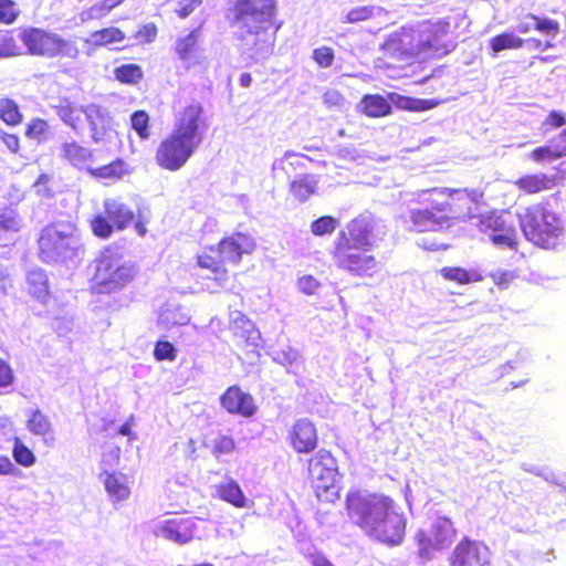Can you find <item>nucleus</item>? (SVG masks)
Listing matches in <instances>:
<instances>
[{"instance_id": "obj_1", "label": "nucleus", "mask_w": 566, "mask_h": 566, "mask_svg": "<svg viewBox=\"0 0 566 566\" xmlns=\"http://www.w3.org/2000/svg\"><path fill=\"white\" fill-rule=\"evenodd\" d=\"M390 495L350 489L345 497L346 515L367 536L397 546L406 535L407 521Z\"/></svg>"}, {"instance_id": "obj_2", "label": "nucleus", "mask_w": 566, "mask_h": 566, "mask_svg": "<svg viewBox=\"0 0 566 566\" xmlns=\"http://www.w3.org/2000/svg\"><path fill=\"white\" fill-rule=\"evenodd\" d=\"M227 19L252 56L272 53L283 24L279 20V0H233Z\"/></svg>"}, {"instance_id": "obj_3", "label": "nucleus", "mask_w": 566, "mask_h": 566, "mask_svg": "<svg viewBox=\"0 0 566 566\" xmlns=\"http://www.w3.org/2000/svg\"><path fill=\"white\" fill-rule=\"evenodd\" d=\"M205 109L199 102L184 106L177 114L172 130L155 149L156 165L170 172L184 168L202 143Z\"/></svg>"}, {"instance_id": "obj_4", "label": "nucleus", "mask_w": 566, "mask_h": 566, "mask_svg": "<svg viewBox=\"0 0 566 566\" xmlns=\"http://www.w3.org/2000/svg\"><path fill=\"white\" fill-rule=\"evenodd\" d=\"M373 224L365 218L353 219L344 230L338 232L332 258L336 266L355 276H373L379 262L368 254L371 243Z\"/></svg>"}, {"instance_id": "obj_5", "label": "nucleus", "mask_w": 566, "mask_h": 566, "mask_svg": "<svg viewBox=\"0 0 566 566\" xmlns=\"http://www.w3.org/2000/svg\"><path fill=\"white\" fill-rule=\"evenodd\" d=\"M256 248L254 239L243 232H233L218 243L208 245L196 256L197 265L212 274L218 284L229 281V269L241 264Z\"/></svg>"}, {"instance_id": "obj_6", "label": "nucleus", "mask_w": 566, "mask_h": 566, "mask_svg": "<svg viewBox=\"0 0 566 566\" xmlns=\"http://www.w3.org/2000/svg\"><path fill=\"white\" fill-rule=\"evenodd\" d=\"M135 263L123 262L113 245L105 247L94 260L91 289L98 294H109L125 289L137 276Z\"/></svg>"}, {"instance_id": "obj_7", "label": "nucleus", "mask_w": 566, "mask_h": 566, "mask_svg": "<svg viewBox=\"0 0 566 566\" xmlns=\"http://www.w3.org/2000/svg\"><path fill=\"white\" fill-rule=\"evenodd\" d=\"M520 226L525 238L542 249L555 250L563 243L562 220L543 202L528 206L520 219Z\"/></svg>"}, {"instance_id": "obj_8", "label": "nucleus", "mask_w": 566, "mask_h": 566, "mask_svg": "<svg viewBox=\"0 0 566 566\" xmlns=\"http://www.w3.org/2000/svg\"><path fill=\"white\" fill-rule=\"evenodd\" d=\"M380 52L377 63L385 71L402 70L422 60L417 30L409 27L391 32L380 45Z\"/></svg>"}, {"instance_id": "obj_9", "label": "nucleus", "mask_w": 566, "mask_h": 566, "mask_svg": "<svg viewBox=\"0 0 566 566\" xmlns=\"http://www.w3.org/2000/svg\"><path fill=\"white\" fill-rule=\"evenodd\" d=\"M74 223L52 222L42 228L38 238L40 259L48 264L62 263L77 255L78 239Z\"/></svg>"}, {"instance_id": "obj_10", "label": "nucleus", "mask_w": 566, "mask_h": 566, "mask_svg": "<svg viewBox=\"0 0 566 566\" xmlns=\"http://www.w3.org/2000/svg\"><path fill=\"white\" fill-rule=\"evenodd\" d=\"M307 480L321 502L334 503L340 489L336 483L337 460L329 450L319 449L307 459Z\"/></svg>"}, {"instance_id": "obj_11", "label": "nucleus", "mask_w": 566, "mask_h": 566, "mask_svg": "<svg viewBox=\"0 0 566 566\" xmlns=\"http://www.w3.org/2000/svg\"><path fill=\"white\" fill-rule=\"evenodd\" d=\"M20 40L27 48V52L33 56L75 60L80 54L74 42L43 28H23L20 32Z\"/></svg>"}, {"instance_id": "obj_12", "label": "nucleus", "mask_w": 566, "mask_h": 566, "mask_svg": "<svg viewBox=\"0 0 566 566\" xmlns=\"http://www.w3.org/2000/svg\"><path fill=\"white\" fill-rule=\"evenodd\" d=\"M451 223L467 222L479 218L481 209L488 205L482 188H441L437 189Z\"/></svg>"}, {"instance_id": "obj_13", "label": "nucleus", "mask_w": 566, "mask_h": 566, "mask_svg": "<svg viewBox=\"0 0 566 566\" xmlns=\"http://www.w3.org/2000/svg\"><path fill=\"white\" fill-rule=\"evenodd\" d=\"M53 109L59 118L76 133L81 132L84 127V120L82 119L84 114L85 119L90 124L91 137L95 142L102 140L109 128V116L99 105L90 104L84 107H77L65 98L57 105H54Z\"/></svg>"}, {"instance_id": "obj_14", "label": "nucleus", "mask_w": 566, "mask_h": 566, "mask_svg": "<svg viewBox=\"0 0 566 566\" xmlns=\"http://www.w3.org/2000/svg\"><path fill=\"white\" fill-rule=\"evenodd\" d=\"M104 214H95L90 220L92 233L99 239H108L114 231L126 230L135 219L133 209L120 197L103 201Z\"/></svg>"}, {"instance_id": "obj_15", "label": "nucleus", "mask_w": 566, "mask_h": 566, "mask_svg": "<svg viewBox=\"0 0 566 566\" xmlns=\"http://www.w3.org/2000/svg\"><path fill=\"white\" fill-rule=\"evenodd\" d=\"M409 219L410 230L419 233L439 231L452 224L437 189L430 192L428 206L411 210Z\"/></svg>"}, {"instance_id": "obj_16", "label": "nucleus", "mask_w": 566, "mask_h": 566, "mask_svg": "<svg viewBox=\"0 0 566 566\" xmlns=\"http://www.w3.org/2000/svg\"><path fill=\"white\" fill-rule=\"evenodd\" d=\"M478 228L489 235L494 245L514 251L518 249V235L513 222L505 220L497 211L493 210L482 214Z\"/></svg>"}, {"instance_id": "obj_17", "label": "nucleus", "mask_w": 566, "mask_h": 566, "mask_svg": "<svg viewBox=\"0 0 566 566\" xmlns=\"http://www.w3.org/2000/svg\"><path fill=\"white\" fill-rule=\"evenodd\" d=\"M457 536V528L449 517L440 516L430 526L429 532L420 530L416 533V541L422 555L449 546Z\"/></svg>"}, {"instance_id": "obj_18", "label": "nucleus", "mask_w": 566, "mask_h": 566, "mask_svg": "<svg viewBox=\"0 0 566 566\" xmlns=\"http://www.w3.org/2000/svg\"><path fill=\"white\" fill-rule=\"evenodd\" d=\"M491 552L482 541L463 536L449 556V566H489Z\"/></svg>"}, {"instance_id": "obj_19", "label": "nucleus", "mask_w": 566, "mask_h": 566, "mask_svg": "<svg viewBox=\"0 0 566 566\" xmlns=\"http://www.w3.org/2000/svg\"><path fill=\"white\" fill-rule=\"evenodd\" d=\"M450 31V21L440 19L427 21L423 29L417 30V42L420 45L422 56L429 52H448L446 38Z\"/></svg>"}, {"instance_id": "obj_20", "label": "nucleus", "mask_w": 566, "mask_h": 566, "mask_svg": "<svg viewBox=\"0 0 566 566\" xmlns=\"http://www.w3.org/2000/svg\"><path fill=\"white\" fill-rule=\"evenodd\" d=\"M287 440L296 453H311L318 446L317 428L308 419H297L289 431Z\"/></svg>"}, {"instance_id": "obj_21", "label": "nucleus", "mask_w": 566, "mask_h": 566, "mask_svg": "<svg viewBox=\"0 0 566 566\" xmlns=\"http://www.w3.org/2000/svg\"><path fill=\"white\" fill-rule=\"evenodd\" d=\"M220 403L229 413L247 418L252 417L256 411L253 397L237 385L226 389L220 397Z\"/></svg>"}, {"instance_id": "obj_22", "label": "nucleus", "mask_w": 566, "mask_h": 566, "mask_svg": "<svg viewBox=\"0 0 566 566\" xmlns=\"http://www.w3.org/2000/svg\"><path fill=\"white\" fill-rule=\"evenodd\" d=\"M527 18L534 22V30L548 38L543 41L538 38L524 39L528 48L533 51H546L555 48L553 39H555L560 32V24L558 21L541 17L534 13H528Z\"/></svg>"}, {"instance_id": "obj_23", "label": "nucleus", "mask_w": 566, "mask_h": 566, "mask_svg": "<svg viewBox=\"0 0 566 566\" xmlns=\"http://www.w3.org/2000/svg\"><path fill=\"white\" fill-rule=\"evenodd\" d=\"M515 187L525 195L549 191L557 185L556 177L544 172L525 174L514 181Z\"/></svg>"}, {"instance_id": "obj_24", "label": "nucleus", "mask_w": 566, "mask_h": 566, "mask_svg": "<svg viewBox=\"0 0 566 566\" xmlns=\"http://www.w3.org/2000/svg\"><path fill=\"white\" fill-rule=\"evenodd\" d=\"M193 530V521L190 517L184 516L167 520L161 526L164 536L179 544H184L192 539Z\"/></svg>"}, {"instance_id": "obj_25", "label": "nucleus", "mask_w": 566, "mask_h": 566, "mask_svg": "<svg viewBox=\"0 0 566 566\" xmlns=\"http://www.w3.org/2000/svg\"><path fill=\"white\" fill-rule=\"evenodd\" d=\"M61 157L77 169H90L93 151L76 140L64 142L61 145Z\"/></svg>"}, {"instance_id": "obj_26", "label": "nucleus", "mask_w": 566, "mask_h": 566, "mask_svg": "<svg viewBox=\"0 0 566 566\" xmlns=\"http://www.w3.org/2000/svg\"><path fill=\"white\" fill-rule=\"evenodd\" d=\"M360 113L370 118L388 116L391 111V104L380 94H366L360 99Z\"/></svg>"}, {"instance_id": "obj_27", "label": "nucleus", "mask_w": 566, "mask_h": 566, "mask_svg": "<svg viewBox=\"0 0 566 566\" xmlns=\"http://www.w3.org/2000/svg\"><path fill=\"white\" fill-rule=\"evenodd\" d=\"M104 486L107 494L114 502L125 501L130 495L127 476L123 473L106 472Z\"/></svg>"}, {"instance_id": "obj_28", "label": "nucleus", "mask_w": 566, "mask_h": 566, "mask_svg": "<svg viewBox=\"0 0 566 566\" xmlns=\"http://www.w3.org/2000/svg\"><path fill=\"white\" fill-rule=\"evenodd\" d=\"M29 294L39 303L48 304L51 298L49 280L44 271L35 270L28 274L27 279Z\"/></svg>"}, {"instance_id": "obj_29", "label": "nucleus", "mask_w": 566, "mask_h": 566, "mask_svg": "<svg viewBox=\"0 0 566 566\" xmlns=\"http://www.w3.org/2000/svg\"><path fill=\"white\" fill-rule=\"evenodd\" d=\"M317 179L312 174H304L292 180L289 190L298 202H305L317 191Z\"/></svg>"}, {"instance_id": "obj_30", "label": "nucleus", "mask_w": 566, "mask_h": 566, "mask_svg": "<svg viewBox=\"0 0 566 566\" xmlns=\"http://www.w3.org/2000/svg\"><path fill=\"white\" fill-rule=\"evenodd\" d=\"M92 177L98 179H119L130 172L129 165L122 158H116L107 165L88 169Z\"/></svg>"}, {"instance_id": "obj_31", "label": "nucleus", "mask_w": 566, "mask_h": 566, "mask_svg": "<svg viewBox=\"0 0 566 566\" xmlns=\"http://www.w3.org/2000/svg\"><path fill=\"white\" fill-rule=\"evenodd\" d=\"M443 279L460 285L483 281V275L475 270H467L461 266H444L440 270Z\"/></svg>"}, {"instance_id": "obj_32", "label": "nucleus", "mask_w": 566, "mask_h": 566, "mask_svg": "<svg viewBox=\"0 0 566 566\" xmlns=\"http://www.w3.org/2000/svg\"><path fill=\"white\" fill-rule=\"evenodd\" d=\"M27 427L29 431L35 436H41L45 441L53 440L52 423L46 415L41 410L35 409L30 415Z\"/></svg>"}, {"instance_id": "obj_33", "label": "nucleus", "mask_w": 566, "mask_h": 566, "mask_svg": "<svg viewBox=\"0 0 566 566\" xmlns=\"http://www.w3.org/2000/svg\"><path fill=\"white\" fill-rule=\"evenodd\" d=\"M217 493L221 500L232 504L235 507L241 509L247 505L245 495L243 494L239 484L233 480H229L219 484L217 488Z\"/></svg>"}, {"instance_id": "obj_34", "label": "nucleus", "mask_w": 566, "mask_h": 566, "mask_svg": "<svg viewBox=\"0 0 566 566\" xmlns=\"http://www.w3.org/2000/svg\"><path fill=\"white\" fill-rule=\"evenodd\" d=\"M489 45L493 53H499L504 50H518L526 45L523 38L513 32H502L490 39Z\"/></svg>"}, {"instance_id": "obj_35", "label": "nucleus", "mask_w": 566, "mask_h": 566, "mask_svg": "<svg viewBox=\"0 0 566 566\" xmlns=\"http://www.w3.org/2000/svg\"><path fill=\"white\" fill-rule=\"evenodd\" d=\"M175 51L182 61L195 59L198 51V30H192L187 35L179 38L176 41Z\"/></svg>"}, {"instance_id": "obj_36", "label": "nucleus", "mask_w": 566, "mask_h": 566, "mask_svg": "<svg viewBox=\"0 0 566 566\" xmlns=\"http://www.w3.org/2000/svg\"><path fill=\"white\" fill-rule=\"evenodd\" d=\"M0 119L8 126H18L22 123L23 115L15 101L9 97L0 98Z\"/></svg>"}, {"instance_id": "obj_37", "label": "nucleus", "mask_w": 566, "mask_h": 566, "mask_svg": "<svg viewBox=\"0 0 566 566\" xmlns=\"http://www.w3.org/2000/svg\"><path fill=\"white\" fill-rule=\"evenodd\" d=\"M91 38L97 46L122 42L125 40V33L117 27H107L92 32Z\"/></svg>"}, {"instance_id": "obj_38", "label": "nucleus", "mask_w": 566, "mask_h": 566, "mask_svg": "<svg viewBox=\"0 0 566 566\" xmlns=\"http://www.w3.org/2000/svg\"><path fill=\"white\" fill-rule=\"evenodd\" d=\"M130 125L139 139L147 140L150 138V117L146 111H135L130 115Z\"/></svg>"}, {"instance_id": "obj_39", "label": "nucleus", "mask_w": 566, "mask_h": 566, "mask_svg": "<svg viewBox=\"0 0 566 566\" xmlns=\"http://www.w3.org/2000/svg\"><path fill=\"white\" fill-rule=\"evenodd\" d=\"M12 457L14 461L25 468L32 467L36 462L33 451L19 438H13Z\"/></svg>"}, {"instance_id": "obj_40", "label": "nucleus", "mask_w": 566, "mask_h": 566, "mask_svg": "<svg viewBox=\"0 0 566 566\" xmlns=\"http://www.w3.org/2000/svg\"><path fill=\"white\" fill-rule=\"evenodd\" d=\"M143 74L142 67L134 63L123 64L114 70L115 78L124 84H137Z\"/></svg>"}, {"instance_id": "obj_41", "label": "nucleus", "mask_w": 566, "mask_h": 566, "mask_svg": "<svg viewBox=\"0 0 566 566\" xmlns=\"http://www.w3.org/2000/svg\"><path fill=\"white\" fill-rule=\"evenodd\" d=\"M21 9L15 0H0V24L12 25L21 17Z\"/></svg>"}, {"instance_id": "obj_42", "label": "nucleus", "mask_w": 566, "mask_h": 566, "mask_svg": "<svg viewBox=\"0 0 566 566\" xmlns=\"http://www.w3.org/2000/svg\"><path fill=\"white\" fill-rule=\"evenodd\" d=\"M50 133L49 123L40 117L32 118L25 126V136L39 143L46 139Z\"/></svg>"}, {"instance_id": "obj_43", "label": "nucleus", "mask_w": 566, "mask_h": 566, "mask_svg": "<svg viewBox=\"0 0 566 566\" xmlns=\"http://www.w3.org/2000/svg\"><path fill=\"white\" fill-rule=\"evenodd\" d=\"M338 227V221L332 216H322L311 223V231L316 237L332 234Z\"/></svg>"}, {"instance_id": "obj_44", "label": "nucleus", "mask_w": 566, "mask_h": 566, "mask_svg": "<svg viewBox=\"0 0 566 566\" xmlns=\"http://www.w3.org/2000/svg\"><path fill=\"white\" fill-rule=\"evenodd\" d=\"M528 157L531 158L532 161H534L536 164L551 163L553 160L562 158V156L559 155V153L554 144L539 146V147L533 149L530 153Z\"/></svg>"}, {"instance_id": "obj_45", "label": "nucleus", "mask_w": 566, "mask_h": 566, "mask_svg": "<svg viewBox=\"0 0 566 566\" xmlns=\"http://www.w3.org/2000/svg\"><path fill=\"white\" fill-rule=\"evenodd\" d=\"M235 450V441L230 436H219L213 440L211 452L212 454L220 459L221 457L229 454Z\"/></svg>"}, {"instance_id": "obj_46", "label": "nucleus", "mask_w": 566, "mask_h": 566, "mask_svg": "<svg viewBox=\"0 0 566 566\" xmlns=\"http://www.w3.org/2000/svg\"><path fill=\"white\" fill-rule=\"evenodd\" d=\"M124 1L125 0H99L90 7V17L94 19H102L106 17L114 8L120 6Z\"/></svg>"}, {"instance_id": "obj_47", "label": "nucleus", "mask_w": 566, "mask_h": 566, "mask_svg": "<svg viewBox=\"0 0 566 566\" xmlns=\"http://www.w3.org/2000/svg\"><path fill=\"white\" fill-rule=\"evenodd\" d=\"M438 103L431 99L413 98V97H400V106L405 109L412 112H423L431 109Z\"/></svg>"}, {"instance_id": "obj_48", "label": "nucleus", "mask_w": 566, "mask_h": 566, "mask_svg": "<svg viewBox=\"0 0 566 566\" xmlns=\"http://www.w3.org/2000/svg\"><path fill=\"white\" fill-rule=\"evenodd\" d=\"M154 357L158 361H172L177 357L176 348L168 340H158L154 347Z\"/></svg>"}, {"instance_id": "obj_49", "label": "nucleus", "mask_w": 566, "mask_h": 566, "mask_svg": "<svg viewBox=\"0 0 566 566\" xmlns=\"http://www.w3.org/2000/svg\"><path fill=\"white\" fill-rule=\"evenodd\" d=\"M312 57L319 67L326 69L333 64L335 53L332 48L323 45L313 50Z\"/></svg>"}, {"instance_id": "obj_50", "label": "nucleus", "mask_w": 566, "mask_h": 566, "mask_svg": "<svg viewBox=\"0 0 566 566\" xmlns=\"http://www.w3.org/2000/svg\"><path fill=\"white\" fill-rule=\"evenodd\" d=\"M374 14V8L370 6H363L350 9L345 15L346 23H357L370 19Z\"/></svg>"}, {"instance_id": "obj_51", "label": "nucleus", "mask_w": 566, "mask_h": 566, "mask_svg": "<svg viewBox=\"0 0 566 566\" xmlns=\"http://www.w3.org/2000/svg\"><path fill=\"white\" fill-rule=\"evenodd\" d=\"M490 277L499 289L505 290L509 289L517 275L513 271L496 270L490 273Z\"/></svg>"}, {"instance_id": "obj_52", "label": "nucleus", "mask_w": 566, "mask_h": 566, "mask_svg": "<svg viewBox=\"0 0 566 566\" xmlns=\"http://www.w3.org/2000/svg\"><path fill=\"white\" fill-rule=\"evenodd\" d=\"M323 103L328 108H342L345 105V97L337 88H328L323 94Z\"/></svg>"}, {"instance_id": "obj_53", "label": "nucleus", "mask_w": 566, "mask_h": 566, "mask_svg": "<svg viewBox=\"0 0 566 566\" xmlns=\"http://www.w3.org/2000/svg\"><path fill=\"white\" fill-rule=\"evenodd\" d=\"M202 3V0H180L175 12L180 19H186L201 7Z\"/></svg>"}, {"instance_id": "obj_54", "label": "nucleus", "mask_w": 566, "mask_h": 566, "mask_svg": "<svg viewBox=\"0 0 566 566\" xmlns=\"http://www.w3.org/2000/svg\"><path fill=\"white\" fill-rule=\"evenodd\" d=\"M321 283L319 281L314 277L313 275H304L298 279L297 281V287L301 292H303L306 295H313L316 293V291L319 289Z\"/></svg>"}, {"instance_id": "obj_55", "label": "nucleus", "mask_w": 566, "mask_h": 566, "mask_svg": "<svg viewBox=\"0 0 566 566\" xmlns=\"http://www.w3.org/2000/svg\"><path fill=\"white\" fill-rule=\"evenodd\" d=\"M13 369L4 359L0 357V388H6L13 384Z\"/></svg>"}, {"instance_id": "obj_56", "label": "nucleus", "mask_w": 566, "mask_h": 566, "mask_svg": "<svg viewBox=\"0 0 566 566\" xmlns=\"http://www.w3.org/2000/svg\"><path fill=\"white\" fill-rule=\"evenodd\" d=\"M157 27L154 23L143 25L136 33V38L143 43H150L157 36Z\"/></svg>"}, {"instance_id": "obj_57", "label": "nucleus", "mask_w": 566, "mask_h": 566, "mask_svg": "<svg viewBox=\"0 0 566 566\" xmlns=\"http://www.w3.org/2000/svg\"><path fill=\"white\" fill-rule=\"evenodd\" d=\"M0 139L6 145V147L10 150V153L18 154V151L20 150V138L17 134H11V133L1 130Z\"/></svg>"}, {"instance_id": "obj_58", "label": "nucleus", "mask_w": 566, "mask_h": 566, "mask_svg": "<svg viewBox=\"0 0 566 566\" xmlns=\"http://www.w3.org/2000/svg\"><path fill=\"white\" fill-rule=\"evenodd\" d=\"M566 124V118L560 111H552L548 113L543 125L549 128H559Z\"/></svg>"}, {"instance_id": "obj_59", "label": "nucleus", "mask_w": 566, "mask_h": 566, "mask_svg": "<svg viewBox=\"0 0 566 566\" xmlns=\"http://www.w3.org/2000/svg\"><path fill=\"white\" fill-rule=\"evenodd\" d=\"M0 46L1 51L7 56L17 55L19 53V46L17 45L15 39L12 34H8L1 40Z\"/></svg>"}, {"instance_id": "obj_60", "label": "nucleus", "mask_w": 566, "mask_h": 566, "mask_svg": "<svg viewBox=\"0 0 566 566\" xmlns=\"http://www.w3.org/2000/svg\"><path fill=\"white\" fill-rule=\"evenodd\" d=\"M284 158H285L286 165L291 168L303 167L304 161L310 160V158L307 156L302 155V154L292 153V151L285 153Z\"/></svg>"}, {"instance_id": "obj_61", "label": "nucleus", "mask_w": 566, "mask_h": 566, "mask_svg": "<svg viewBox=\"0 0 566 566\" xmlns=\"http://www.w3.org/2000/svg\"><path fill=\"white\" fill-rule=\"evenodd\" d=\"M133 223L139 237H145L147 234V224L149 223L148 217H144L142 213H138L137 219H134Z\"/></svg>"}, {"instance_id": "obj_62", "label": "nucleus", "mask_w": 566, "mask_h": 566, "mask_svg": "<svg viewBox=\"0 0 566 566\" xmlns=\"http://www.w3.org/2000/svg\"><path fill=\"white\" fill-rule=\"evenodd\" d=\"M14 471H15V467L11 462V460L6 455H1L0 457V474L8 475V474L14 473Z\"/></svg>"}, {"instance_id": "obj_63", "label": "nucleus", "mask_w": 566, "mask_h": 566, "mask_svg": "<svg viewBox=\"0 0 566 566\" xmlns=\"http://www.w3.org/2000/svg\"><path fill=\"white\" fill-rule=\"evenodd\" d=\"M554 145L556 146L559 155L562 157L566 156V128L553 139Z\"/></svg>"}, {"instance_id": "obj_64", "label": "nucleus", "mask_w": 566, "mask_h": 566, "mask_svg": "<svg viewBox=\"0 0 566 566\" xmlns=\"http://www.w3.org/2000/svg\"><path fill=\"white\" fill-rule=\"evenodd\" d=\"M312 566H333L327 558L321 554L311 556Z\"/></svg>"}]
</instances>
